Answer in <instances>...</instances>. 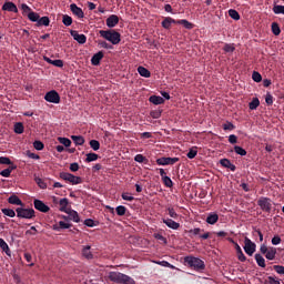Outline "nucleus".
<instances>
[{
    "mask_svg": "<svg viewBox=\"0 0 284 284\" xmlns=\"http://www.w3.org/2000/svg\"><path fill=\"white\" fill-rule=\"evenodd\" d=\"M197 154H199V151L196 150V146H195L189 150L186 156L187 159H195Z\"/></svg>",
    "mask_w": 284,
    "mask_h": 284,
    "instance_id": "09e8293b",
    "label": "nucleus"
},
{
    "mask_svg": "<svg viewBox=\"0 0 284 284\" xmlns=\"http://www.w3.org/2000/svg\"><path fill=\"white\" fill-rule=\"evenodd\" d=\"M138 72L140 77H144V79H150V77H152L150 70L145 69L144 67H139Z\"/></svg>",
    "mask_w": 284,
    "mask_h": 284,
    "instance_id": "a878e982",
    "label": "nucleus"
},
{
    "mask_svg": "<svg viewBox=\"0 0 284 284\" xmlns=\"http://www.w3.org/2000/svg\"><path fill=\"white\" fill-rule=\"evenodd\" d=\"M8 203H10V205H23V201H21V199H19V196L16 194L9 196Z\"/></svg>",
    "mask_w": 284,
    "mask_h": 284,
    "instance_id": "b1692460",
    "label": "nucleus"
},
{
    "mask_svg": "<svg viewBox=\"0 0 284 284\" xmlns=\"http://www.w3.org/2000/svg\"><path fill=\"white\" fill-rule=\"evenodd\" d=\"M178 26H183L186 30H192V28H194V24L186 19L178 20Z\"/></svg>",
    "mask_w": 284,
    "mask_h": 284,
    "instance_id": "bb28decb",
    "label": "nucleus"
},
{
    "mask_svg": "<svg viewBox=\"0 0 284 284\" xmlns=\"http://www.w3.org/2000/svg\"><path fill=\"white\" fill-rule=\"evenodd\" d=\"M255 261H256L258 267H265L266 266L265 265V257H263V255H261L258 253L255 254Z\"/></svg>",
    "mask_w": 284,
    "mask_h": 284,
    "instance_id": "c756f323",
    "label": "nucleus"
},
{
    "mask_svg": "<svg viewBox=\"0 0 284 284\" xmlns=\"http://www.w3.org/2000/svg\"><path fill=\"white\" fill-rule=\"evenodd\" d=\"M271 28H272V32H273V34H275V37H278V34H281V27H278V23L273 22Z\"/></svg>",
    "mask_w": 284,
    "mask_h": 284,
    "instance_id": "49530a36",
    "label": "nucleus"
},
{
    "mask_svg": "<svg viewBox=\"0 0 284 284\" xmlns=\"http://www.w3.org/2000/svg\"><path fill=\"white\" fill-rule=\"evenodd\" d=\"M101 59H103V51H99L91 58L92 65H100Z\"/></svg>",
    "mask_w": 284,
    "mask_h": 284,
    "instance_id": "aec40b11",
    "label": "nucleus"
},
{
    "mask_svg": "<svg viewBox=\"0 0 284 284\" xmlns=\"http://www.w3.org/2000/svg\"><path fill=\"white\" fill-rule=\"evenodd\" d=\"M99 34L102 37V39H105L112 43V45H119L121 43V33H119L116 30H100Z\"/></svg>",
    "mask_w": 284,
    "mask_h": 284,
    "instance_id": "f03ea898",
    "label": "nucleus"
},
{
    "mask_svg": "<svg viewBox=\"0 0 284 284\" xmlns=\"http://www.w3.org/2000/svg\"><path fill=\"white\" fill-rule=\"evenodd\" d=\"M121 197L123 201H134V196L130 195V193H122Z\"/></svg>",
    "mask_w": 284,
    "mask_h": 284,
    "instance_id": "69168bd1",
    "label": "nucleus"
},
{
    "mask_svg": "<svg viewBox=\"0 0 284 284\" xmlns=\"http://www.w3.org/2000/svg\"><path fill=\"white\" fill-rule=\"evenodd\" d=\"M23 130H24L23 123L17 122L14 124V132H16V134H23Z\"/></svg>",
    "mask_w": 284,
    "mask_h": 284,
    "instance_id": "a18cd8bd",
    "label": "nucleus"
},
{
    "mask_svg": "<svg viewBox=\"0 0 284 284\" xmlns=\"http://www.w3.org/2000/svg\"><path fill=\"white\" fill-rule=\"evenodd\" d=\"M0 165H12L10 158L0 156Z\"/></svg>",
    "mask_w": 284,
    "mask_h": 284,
    "instance_id": "4d7b16f0",
    "label": "nucleus"
},
{
    "mask_svg": "<svg viewBox=\"0 0 284 284\" xmlns=\"http://www.w3.org/2000/svg\"><path fill=\"white\" fill-rule=\"evenodd\" d=\"M158 265H161L162 267H170V270H176V266L170 264V262L168 261H161V262H156Z\"/></svg>",
    "mask_w": 284,
    "mask_h": 284,
    "instance_id": "5fc2aeb1",
    "label": "nucleus"
},
{
    "mask_svg": "<svg viewBox=\"0 0 284 284\" xmlns=\"http://www.w3.org/2000/svg\"><path fill=\"white\" fill-rule=\"evenodd\" d=\"M267 284H281V282L276 278H274L273 276H268L266 280Z\"/></svg>",
    "mask_w": 284,
    "mask_h": 284,
    "instance_id": "338daca9",
    "label": "nucleus"
},
{
    "mask_svg": "<svg viewBox=\"0 0 284 284\" xmlns=\"http://www.w3.org/2000/svg\"><path fill=\"white\" fill-rule=\"evenodd\" d=\"M92 247L90 245H87L82 248V256H84V258H88V261L94 258V255L92 254Z\"/></svg>",
    "mask_w": 284,
    "mask_h": 284,
    "instance_id": "4be33fe9",
    "label": "nucleus"
},
{
    "mask_svg": "<svg viewBox=\"0 0 284 284\" xmlns=\"http://www.w3.org/2000/svg\"><path fill=\"white\" fill-rule=\"evenodd\" d=\"M162 181L165 185V187H172L174 185V182H172V179L170 176L162 178Z\"/></svg>",
    "mask_w": 284,
    "mask_h": 284,
    "instance_id": "864d4df0",
    "label": "nucleus"
},
{
    "mask_svg": "<svg viewBox=\"0 0 284 284\" xmlns=\"http://www.w3.org/2000/svg\"><path fill=\"white\" fill-rule=\"evenodd\" d=\"M106 26H108V28H116V26H119V16H116V14H111V16L106 19Z\"/></svg>",
    "mask_w": 284,
    "mask_h": 284,
    "instance_id": "2eb2a0df",
    "label": "nucleus"
},
{
    "mask_svg": "<svg viewBox=\"0 0 284 284\" xmlns=\"http://www.w3.org/2000/svg\"><path fill=\"white\" fill-rule=\"evenodd\" d=\"M244 252L248 256H253L254 252H256V244L250 240V237L244 239Z\"/></svg>",
    "mask_w": 284,
    "mask_h": 284,
    "instance_id": "6e6552de",
    "label": "nucleus"
},
{
    "mask_svg": "<svg viewBox=\"0 0 284 284\" xmlns=\"http://www.w3.org/2000/svg\"><path fill=\"white\" fill-rule=\"evenodd\" d=\"M223 50L224 52H234V50H236V47H234V44L225 43Z\"/></svg>",
    "mask_w": 284,
    "mask_h": 284,
    "instance_id": "13d9d810",
    "label": "nucleus"
},
{
    "mask_svg": "<svg viewBox=\"0 0 284 284\" xmlns=\"http://www.w3.org/2000/svg\"><path fill=\"white\" fill-rule=\"evenodd\" d=\"M220 165H222V168H226V170H231V172H236V165L232 164V161L229 159L220 160Z\"/></svg>",
    "mask_w": 284,
    "mask_h": 284,
    "instance_id": "4468645a",
    "label": "nucleus"
},
{
    "mask_svg": "<svg viewBox=\"0 0 284 284\" xmlns=\"http://www.w3.org/2000/svg\"><path fill=\"white\" fill-rule=\"evenodd\" d=\"M162 222L165 223V225L171 230H179L181 227V224L172 219H162Z\"/></svg>",
    "mask_w": 284,
    "mask_h": 284,
    "instance_id": "dca6fc26",
    "label": "nucleus"
},
{
    "mask_svg": "<svg viewBox=\"0 0 284 284\" xmlns=\"http://www.w3.org/2000/svg\"><path fill=\"white\" fill-rule=\"evenodd\" d=\"M223 130L232 132V130H236V126L232 122H226L223 124Z\"/></svg>",
    "mask_w": 284,
    "mask_h": 284,
    "instance_id": "6e6d98bb",
    "label": "nucleus"
},
{
    "mask_svg": "<svg viewBox=\"0 0 284 284\" xmlns=\"http://www.w3.org/2000/svg\"><path fill=\"white\" fill-rule=\"evenodd\" d=\"M274 14H284V6L275 4L273 7Z\"/></svg>",
    "mask_w": 284,
    "mask_h": 284,
    "instance_id": "de8ad7c7",
    "label": "nucleus"
},
{
    "mask_svg": "<svg viewBox=\"0 0 284 284\" xmlns=\"http://www.w3.org/2000/svg\"><path fill=\"white\" fill-rule=\"evenodd\" d=\"M115 212L118 216H125V212H128V207L123 205H119L118 207H115Z\"/></svg>",
    "mask_w": 284,
    "mask_h": 284,
    "instance_id": "ea45409f",
    "label": "nucleus"
},
{
    "mask_svg": "<svg viewBox=\"0 0 284 284\" xmlns=\"http://www.w3.org/2000/svg\"><path fill=\"white\" fill-rule=\"evenodd\" d=\"M51 65H54L55 68H63V60H53L51 61Z\"/></svg>",
    "mask_w": 284,
    "mask_h": 284,
    "instance_id": "e2e57ef3",
    "label": "nucleus"
},
{
    "mask_svg": "<svg viewBox=\"0 0 284 284\" xmlns=\"http://www.w3.org/2000/svg\"><path fill=\"white\" fill-rule=\"evenodd\" d=\"M172 23L178 24V20H174L173 18L166 17L162 21L161 26H162V28H164V30H170V28H172Z\"/></svg>",
    "mask_w": 284,
    "mask_h": 284,
    "instance_id": "f3484780",
    "label": "nucleus"
},
{
    "mask_svg": "<svg viewBox=\"0 0 284 284\" xmlns=\"http://www.w3.org/2000/svg\"><path fill=\"white\" fill-rule=\"evenodd\" d=\"M229 143H231V145H236V143H239V136H236L235 134H231L229 136Z\"/></svg>",
    "mask_w": 284,
    "mask_h": 284,
    "instance_id": "052dcab7",
    "label": "nucleus"
},
{
    "mask_svg": "<svg viewBox=\"0 0 284 284\" xmlns=\"http://www.w3.org/2000/svg\"><path fill=\"white\" fill-rule=\"evenodd\" d=\"M202 232H203V230L195 227V229H191L190 231H187V234H189L190 239H194V236L201 237Z\"/></svg>",
    "mask_w": 284,
    "mask_h": 284,
    "instance_id": "cd10ccee",
    "label": "nucleus"
},
{
    "mask_svg": "<svg viewBox=\"0 0 284 284\" xmlns=\"http://www.w3.org/2000/svg\"><path fill=\"white\" fill-rule=\"evenodd\" d=\"M108 278L112 283H118V284H136V281H134V278L121 272L111 271L109 272Z\"/></svg>",
    "mask_w": 284,
    "mask_h": 284,
    "instance_id": "f257e3e1",
    "label": "nucleus"
},
{
    "mask_svg": "<svg viewBox=\"0 0 284 284\" xmlns=\"http://www.w3.org/2000/svg\"><path fill=\"white\" fill-rule=\"evenodd\" d=\"M2 10L4 12H14L16 14L19 12V9L17 8V4L14 2L7 1L2 6Z\"/></svg>",
    "mask_w": 284,
    "mask_h": 284,
    "instance_id": "ddd939ff",
    "label": "nucleus"
},
{
    "mask_svg": "<svg viewBox=\"0 0 284 284\" xmlns=\"http://www.w3.org/2000/svg\"><path fill=\"white\" fill-rule=\"evenodd\" d=\"M60 179H62L63 181H69V183H71L72 185H80V183H83L81 176H75L74 174L67 172H61Z\"/></svg>",
    "mask_w": 284,
    "mask_h": 284,
    "instance_id": "39448f33",
    "label": "nucleus"
},
{
    "mask_svg": "<svg viewBox=\"0 0 284 284\" xmlns=\"http://www.w3.org/2000/svg\"><path fill=\"white\" fill-rule=\"evenodd\" d=\"M33 148H34V150L41 151V150H43V148H45V144H43V142H41L39 140H36L33 142Z\"/></svg>",
    "mask_w": 284,
    "mask_h": 284,
    "instance_id": "603ef678",
    "label": "nucleus"
},
{
    "mask_svg": "<svg viewBox=\"0 0 284 284\" xmlns=\"http://www.w3.org/2000/svg\"><path fill=\"white\" fill-rule=\"evenodd\" d=\"M28 19H29V21H32L33 23H39L40 16H39V13H37L34 11H30L28 14Z\"/></svg>",
    "mask_w": 284,
    "mask_h": 284,
    "instance_id": "c85d7f7f",
    "label": "nucleus"
},
{
    "mask_svg": "<svg viewBox=\"0 0 284 284\" xmlns=\"http://www.w3.org/2000/svg\"><path fill=\"white\" fill-rule=\"evenodd\" d=\"M0 248L7 254V256H12V251H10V246H8L4 239H0Z\"/></svg>",
    "mask_w": 284,
    "mask_h": 284,
    "instance_id": "6ab92c4d",
    "label": "nucleus"
},
{
    "mask_svg": "<svg viewBox=\"0 0 284 284\" xmlns=\"http://www.w3.org/2000/svg\"><path fill=\"white\" fill-rule=\"evenodd\" d=\"M89 145L92 148V150H94V152H98V150L101 149V143L98 140H91Z\"/></svg>",
    "mask_w": 284,
    "mask_h": 284,
    "instance_id": "c9c22d12",
    "label": "nucleus"
},
{
    "mask_svg": "<svg viewBox=\"0 0 284 284\" xmlns=\"http://www.w3.org/2000/svg\"><path fill=\"white\" fill-rule=\"evenodd\" d=\"M206 223H209V225H216V223H219V214L209 213L206 217Z\"/></svg>",
    "mask_w": 284,
    "mask_h": 284,
    "instance_id": "412c9836",
    "label": "nucleus"
},
{
    "mask_svg": "<svg viewBox=\"0 0 284 284\" xmlns=\"http://www.w3.org/2000/svg\"><path fill=\"white\" fill-rule=\"evenodd\" d=\"M257 205L262 210V212H266L270 214L272 212V199L262 196L257 200Z\"/></svg>",
    "mask_w": 284,
    "mask_h": 284,
    "instance_id": "20e7f679",
    "label": "nucleus"
},
{
    "mask_svg": "<svg viewBox=\"0 0 284 284\" xmlns=\"http://www.w3.org/2000/svg\"><path fill=\"white\" fill-rule=\"evenodd\" d=\"M62 23H63V26H67V27L72 26V17H70L68 14H63L62 16Z\"/></svg>",
    "mask_w": 284,
    "mask_h": 284,
    "instance_id": "79ce46f5",
    "label": "nucleus"
},
{
    "mask_svg": "<svg viewBox=\"0 0 284 284\" xmlns=\"http://www.w3.org/2000/svg\"><path fill=\"white\" fill-rule=\"evenodd\" d=\"M99 160V154L97 153H88L85 162L87 163H92V161H98Z\"/></svg>",
    "mask_w": 284,
    "mask_h": 284,
    "instance_id": "4c0bfd02",
    "label": "nucleus"
},
{
    "mask_svg": "<svg viewBox=\"0 0 284 284\" xmlns=\"http://www.w3.org/2000/svg\"><path fill=\"white\" fill-rule=\"evenodd\" d=\"M34 181L41 190H45L48 187V184H45V181H43V179L34 178Z\"/></svg>",
    "mask_w": 284,
    "mask_h": 284,
    "instance_id": "a19ab883",
    "label": "nucleus"
},
{
    "mask_svg": "<svg viewBox=\"0 0 284 284\" xmlns=\"http://www.w3.org/2000/svg\"><path fill=\"white\" fill-rule=\"evenodd\" d=\"M265 258H267V261H274V258H276V247L270 246Z\"/></svg>",
    "mask_w": 284,
    "mask_h": 284,
    "instance_id": "393cba45",
    "label": "nucleus"
},
{
    "mask_svg": "<svg viewBox=\"0 0 284 284\" xmlns=\"http://www.w3.org/2000/svg\"><path fill=\"white\" fill-rule=\"evenodd\" d=\"M168 212H169V216H171V219H179V213L176 211H174V207H169Z\"/></svg>",
    "mask_w": 284,
    "mask_h": 284,
    "instance_id": "bf43d9fd",
    "label": "nucleus"
},
{
    "mask_svg": "<svg viewBox=\"0 0 284 284\" xmlns=\"http://www.w3.org/2000/svg\"><path fill=\"white\" fill-rule=\"evenodd\" d=\"M99 47L100 48H104L105 50H112V45L111 44H109L108 42H105V41H100L99 42Z\"/></svg>",
    "mask_w": 284,
    "mask_h": 284,
    "instance_id": "680f3d73",
    "label": "nucleus"
},
{
    "mask_svg": "<svg viewBox=\"0 0 284 284\" xmlns=\"http://www.w3.org/2000/svg\"><path fill=\"white\" fill-rule=\"evenodd\" d=\"M68 203H69L68 197H63L60 200L59 205H60L61 212H65V210L68 209Z\"/></svg>",
    "mask_w": 284,
    "mask_h": 284,
    "instance_id": "e433bc0d",
    "label": "nucleus"
},
{
    "mask_svg": "<svg viewBox=\"0 0 284 284\" xmlns=\"http://www.w3.org/2000/svg\"><path fill=\"white\" fill-rule=\"evenodd\" d=\"M258 105H261V101L258 100V98H253V100L248 103L250 110H256Z\"/></svg>",
    "mask_w": 284,
    "mask_h": 284,
    "instance_id": "473e14b6",
    "label": "nucleus"
},
{
    "mask_svg": "<svg viewBox=\"0 0 284 284\" xmlns=\"http://www.w3.org/2000/svg\"><path fill=\"white\" fill-rule=\"evenodd\" d=\"M229 17H231V19H234V21H239L241 19V14L235 9L229 10Z\"/></svg>",
    "mask_w": 284,
    "mask_h": 284,
    "instance_id": "2f4dec72",
    "label": "nucleus"
},
{
    "mask_svg": "<svg viewBox=\"0 0 284 284\" xmlns=\"http://www.w3.org/2000/svg\"><path fill=\"white\" fill-rule=\"evenodd\" d=\"M70 34L74 39V41H77L81 45H83V43L88 41V37H85V34L83 33H79V31L71 30Z\"/></svg>",
    "mask_w": 284,
    "mask_h": 284,
    "instance_id": "9d476101",
    "label": "nucleus"
},
{
    "mask_svg": "<svg viewBox=\"0 0 284 284\" xmlns=\"http://www.w3.org/2000/svg\"><path fill=\"white\" fill-rule=\"evenodd\" d=\"M33 205L38 210V212H42L43 214H48V212H50V206H48L41 200H34Z\"/></svg>",
    "mask_w": 284,
    "mask_h": 284,
    "instance_id": "1a4fd4ad",
    "label": "nucleus"
},
{
    "mask_svg": "<svg viewBox=\"0 0 284 284\" xmlns=\"http://www.w3.org/2000/svg\"><path fill=\"white\" fill-rule=\"evenodd\" d=\"M44 100L48 101V103H61V95H59V92L55 90H51L45 93Z\"/></svg>",
    "mask_w": 284,
    "mask_h": 284,
    "instance_id": "0eeeda50",
    "label": "nucleus"
},
{
    "mask_svg": "<svg viewBox=\"0 0 284 284\" xmlns=\"http://www.w3.org/2000/svg\"><path fill=\"white\" fill-rule=\"evenodd\" d=\"M70 10L74 17L78 19H83L85 17V13L83 12V9H81L77 3L70 4Z\"/></svg>",
    "mask_w": 284,
    "mask_h": 284,
    "instance_id": "f8f14e48",
    "label": "nucleus"
},
{
    "mask_svg": "<svg viewBox=\"0 0 284 284\" xmlns=\"http://www.w3.org/2000/svg\"><path fill=\"white\" fill-rule=\"evenodd\" d=\"M134 161L136 163H148V158L143 156V154H136Z\"/></svg>",
    "mask_w": 284,
    "mask_h": 284,
    "instance_id": "3c124183",
    "label": "nucleus"
},
{
    "mask_svg": "<svg viewBox=\"0 0 284 284\" xmlns=\"http://www.w3.org/2000/svg\"><path fill=\"white\" fill-rule=\"evenodd\" d=\"M252 79L253 81H255V83H261V81H263V75H261V73H258L257 71H254L252 74Z\"/></svg>",
    "mask_w": 284,
    "mask_h": 284,
    "instance_id": "8fccbe9b",
    "label": "nucleus"
},
{
    "mask_svg": "<svg viewBox=\"0 0 284 284\" xmlns=\"http://www.w3.org/2000/svg\"><path fill=\"white\" fill-rule=\"evenodd\" d=\"M235 250H236L239 261H241V263H245L247 261V257L243 253V250L241 248V245L235 244Z\"/></svg>",
    "mask_w": 284,
    "mask_h": 284,
    "instance_id": "5701e85b",
    "label": "nucleus"
},
{
    "mask_svg": "<svg viewBox=\"0 0 284 284\" xmlns=\"http://www.w3.org/2000/svg\"><path fill=\"white\" fill-rule=\"evenodd\" d=\"M58 141L64 145V148H70V145H72V141H70L68 138H58Z\"/></svg>",
    "mask_w": 284,
    "mask_h": 284,
    "instance_id": "37998d69",
    "label": "nucleus"
},
{
    "mask_svg": "<svg viewBox=\"0 0 284 284\" xmlns=\"http://www.w3.org/2000/svg\"><path fill=\"white\" fill-rule=\"evenodd\" d=\"M273 270H275V272H276L277 274H283V275H284V266L274 265V266H273Z\"/></svg>",
    "mask_w": 284,
    "mask_h": 284,
    "instance_id": "774afa93",
    "label": "nucleus"
},
{
    "mask_svg": "<svg viewBox=\"0 0 284 284\" xmlns=\"http://www.w3.org/2000/svg\"><path fill=\"white\" fill-rule=\"evenodd\" d=\"M234 152H235V154H239L240 156H246L247 155V151H245V149H243L240 145L234 146Z\"/></svg>",
    "mask_w": 284,
    "mask_h": 284,
    "instance_id": "72a5a7b5",
    "label": "nucleus"
},
{
    "mask_svg": "<svg viewBox=\"0 0 284 284\" xmlns=\"http://www.w3.org/2000/svg\"><path fill=\"white\" fill-rule=\"evenodd\" d=\"M69 216H70L71 221H73L74 223L81 222V219L79 217V213L77 211H71L69 213Z\"/></svg>",
    "mask_w": 284,
    "mask_h": 284,
    "instance_id": "58836bf2",
    "label": "nucleus"
},
{
    "mask_svg": "<svg viewBox=\"0 0 284 284\" xmlns=\"http://www.w3.org/2000/svg\"><path fill=\"white\" fill-rule=\"evenodd\" d=\"M18 219H34V209H16Z\"/></svg>",
    "mask_w": 284,
    "mask_h": 284,
    "instance_id": "423d86ee",
    "label": "nucleus"
},
{
    "mask_svg": "<svg viewBox=\"0 0 284 284\" xmlns=\"http://www.w3.org/2000/svg\"><path fill=\"white\" fill-rule=\"evenodd\" d=\"M2 214H4V216H9L10 219H14V216H17V213L12 209H2Z\"/></svg>",
    "mask_w": 284,
    "mask_h": 284,
    "instance_id": "f704fd0d",
    "label": "nucleus"
},
{
    "mask_svg": "<svg viewBox=\"0 0 284 284\" xmlns=\"http://www.w3.org/2000/svg\"><path fill=\"white\" fill-rule=\"evenodd\" d=\"M272 245H281V236L274 235V237L271 240Z\"/></svg>",
    "mask_w": 284,
    "mask_h": 284,
    "instance_id": "0e129e2a",
    "label": "nucleus"
},
{
    "mask_svg": "<svg viewBox=\"0 0 284 284\" xmlns=\"http://www.w3.org/2000/svg\"><path fill=\"white\" fill-rule=\"evenodd\" d=\"M38 26H50V18L49 17H42L38 20Z\"/></svg>",
    "mask_w": 284,
    "mask_h": 284,
    "instance_id": "c03bdc74",
    "label": "nucleus"
},
{
    "mask_svg": "<svg viewBox=\"0 0 284 284\" xmlns=\"http://www.w3.org/2000/svg\"><path fill=\"white\" fill-rule=\"evenodd\" d=\"M184 263L189 265V267H192L196 272H201L205 270V262L203 260L195 257V256H186L184 257Z\"/></svg>",
    "mask_w": 284,
    "mask_h": 284,
    "instance_id": "7ed1b4c3",
    "label": "nucleus"
},
{
    "mask_svg": "<svg viewBox=\"0 0 284 284\" xmlns=\"http://www.w3.org/2000/svg\"><path fill=\"white\" fill-rule=\"evenodd\" d=\"M149 101L153 103V105H163V103H165V100L161 95H151Z\"/></svg>",
    "mask_w": 284,
    "mask_h": 284,
    "instance_id": "a211bd4d",
    "label": "nucleus"
},
{
    "mask_svg": "<svg viewBox=\"0 0 284 284\" xmlns=\"http://www.w3.org/2000/svg\"><path fill=\"white\" fill-rule=\"evenodd\" d=\"M71 139L75 145H83V143H85V139L81 135H72Z\"/></svg>",
    "mask_w": 284,
    "mask_h": 284,
    "instance_id": "7c9ffc66",
    "label": "nucleus"
},
{
    "mask_svg": "<svg viewBox=\"0 0 284 284\" xmlns=\"http://www.w3.org/2000/svg\"><path fill=\"white\" fill-rule=\"evenodd\" d=\"M156 163L158 165H174V163H179V158H159Z\"/></svg>",
    "mask_w": 284,
    "mask_h": 284,
    "instance_id": "9b49d317",
    "label": "nucleus"
}]
</instances>
